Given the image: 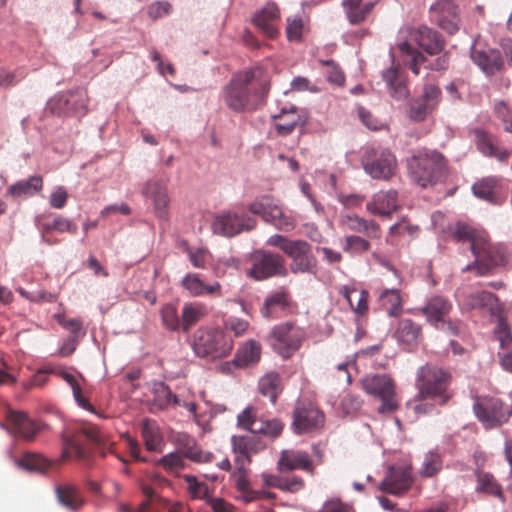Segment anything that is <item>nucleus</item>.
Wrapping results in <instances>:
<instances>
[{
    "label": "nucleus",
    "mask_w": 512,
    "mask_h": 512,
    "mask_svg": "<svg viewBox=\"0 0 512 512\" xmlns=\"http://www.w3.org/2000/svg\"><path fill=\"white\" fill-rule=\"evenodd\" d=\"M270 82V74L262 66L257 65L240 72L224 87V102L238 113L255 111L265 102Z\"/></svg>",
    "instance_id": "nucleus-1"
},
{
    "label": "nucleus",
    "mask_w": 512,
    "mask_h": 512,
    "mask_svg": "<svg viewBox=\"0 0 512 512\" xmlns=\"http://www.w3.org/2000/svg\"><path fill=\"white\" fill-rule=\"evenodd\" d=\"M452 375L448 370L433 364L421 366L416 373L417 394L408 403L417 415H426L437 405H445L452 398Z\"/></svg>",
    "instance_id": "nucleus-2"
},
{
    "label": "nucleus",
    "mask_w": 512,
    "mask_h": 512,
    "mask_svg": "<svg viewBox=\"0 0 512 512\" xmlns=\"http://www.w3.org/2000/svg\"><path fill=\"white\" fill-rule=\"evenodd\" d=\"M453 237L458 242H467L474 256V261L462 269L474 272L477 276L494 274L507 263V254L500 245L490 243L483 231H478L467 224L458 223Z\"/></svg>",
    "instance_id": "nucleus-3"
},
{
    "label": "nucleus",
    "mask_w": 512,
    "mask_h": 512,
    "mask_svg": "<svg viewBox=\"0 0 512 512\" xmlns=\"http://www.w3.org/2000/svg\"><path fill=\"white\" fill-rule=\"evenodd\" d=\"M277 470L281 475L263 474V483L267 487L277 488L284 492L297 493L305 487V481L297 475H283L286 472L301 470L315 475V462L307 451L300 449H284L277 461Z\"/></svg>",
    "instance_id": "nucleus-4"
},
{
    "label": "nucleus",
    "mask_w": 512,
    "mask_h": 512,
    "mask_svg": "<svg viewBox=\"0 0 512 512\" xmlns=\"http://www.w3.org/2000/svg\"><path fill=\"white\" fill-rule=\"evenodd\" d=\"M86 441L95 445L102 456L113 452V443L108 442L106 435L95 425H84L73 432H64L62 434L64 460L74 457L77 461L89 464L91 461V452L86 447Z\"/></svg>",
    "instance_id": "nucleus-5"
},
{
    "label": "nucleus",
    "mask_w": 512,
    "mask_h": 512,
    "mask_svg": "<svg viewBox=\"0 0 512 512\" xmlns=\"http://www.w3.org/2000/svg\"><path fill=\"white\" fill-rule=\"evenodd\" d=\"M413 181L426 188L437 183L447 171V160L437 150L421 149L407 159Z\"/></svg>",
    "instance_id": "nucleus-6"
},
{
    "label": "nucleus",
    "mask_w": 512,
    "mask_h": 512,
    "mask_svg": "<svg viewBox=\"0 0 512 512\" xmlns=\"http://www.w3.org/2000/svg\"><path fill=\"white\" fill-rule=\"evenodd\" d=\"M267 244L279 248L290 260L289 270L293 274H316L317 258L310 243L302 239H289L275 234L267 239Z\"/></svg>",
    "instance_id": "nucleus-7"
},
{
    "label": "nucleus",
    "mask_w": 512,
    "mask_h": 512,
    "mask_svg": "<svg viewBox=\"0 0 512 512\" xmlns=\"http://www.w3.org/2000/svg\"><path fill=\"white\" fill-rule=\"evenodd\" d=\"M192 348L200 358L217 360L231 353L233 340L220 329L201 327L193 335Z\"/></svg>",
    "instance_id": "nucleus-8"
},
{
    "label": "nucleus",
    "mask_w": 512,
    "mask_h": 512,
    "mask_svg": "<svg viewBox=\"0 0 512 512\" xmlns=\"http://www.w3.org/2000/svg\"><path fill=\"white\" fill-rule=\"evenodd\" d=\"M362 387L366 393L378 398L381 405L378 412L390 414L399 408L394 380L387 374H374L362 380Z\"/></svg>",
    "instance_id": "nucleus-9"
},
{
    "label": "nucleus",
    "mask_w": 512,
    "mask_h": 512,
    "mask_svg": "<svg viewBox=\"0 0 512 512\" xmlns=\"http://www.w3.org/2000/svg\"><path fill=\"white\" fill-rule=\"evenodd\" d=\"M251 263L247 275L257 281L287 275L285 259L277 253L256 250L251 255Z\"/></svg>",
    "instance_id": "nucleus-10"
},
{
    "label": "nucleus",
    "mask_w": 512,
    "mask_h": 512,
    "mask_svg": "<svg viewBox=\"0 0 512 512\" xmlns=\"http://www.w3.org/2000/svg\"><path fill=\"white\" fill-rule=\"evenodd\" d=\"M270 335L273 349L283 358L291 357L305 339V331L292 322L274 326Z\"/></svg>",
    "instance_id": "nucleus-11"
},
{
    "label": "nucleus",
    "mask_w": 512,
    "mask_h": 512,
    "mask_svg": "<svg viewBox=\"0 0 512 512\" xmlns=\"http://www.w3.org/2000/svg\"><path fill=\"white\" fill-rule=\"evenodd\" d=\"M249 211L259 215L264 221L272 224L276 229L284 232L293 230L296 226L295 219L286 215L270 196H262L249 205Z\"/></svg>",
    "instance_id": "nucleus-12"
},
{
    "label": "nucleus",
    "mask_w": 512,
    "mask_h": 512,
    "mask_svg": "<svg viewBox=\"0 0 512 512\" xmlns=\"http://www.w3.org/2000/svg\"><path fill=\"white\" fill-rule=\"evenodd\" d=\"M292 429L296 434L318 430L324 425V413L308 399H300L293 410Z\"/></svg>",
    "instance_id": "nucleus-13"
},
{
    "label": "nucleus",
    "mask_w": 512,
    "mask_h": 512,
    "mask_svg": "<svg viewBox=\"0 0 512 512\" xmlns=\"http://www.w3.org/2000/svg\"><path fill=\"white\" fill-rule=\"evenodd\" d=\"M237 425L252 434H262L272 438L278 437L284 428L280 420L263 418L253 406L246 407L237 416Z\"/></svg>",
    "instance_id": "nucleus-14"
},
{
    "label": "nucleus",
    "mask_w": 512,
    "mask_h": 512,
    "mask_svg": "<svg viewBox=\"0 0 512 512\" xmlns=\"http://www.w3.org/2000/svg\"><path fill=\"white\" fill-rule=\"evenodd\" d=\"M256 226V220L245 214L227 211L217 215L212 223L215 234L232 237L240 232L252 230Z\"/></svg>",
    "instance_id": "nucleus-15"
},
{
    "label": "nucleus",
    "mask_w": 512,
    "mask_h": 512,
    "mask_svg": "<svg viewBox=\"0 0 512 512\" xmlns=\"http://www.w3.org/2000/svg\"><path fill=\"white\" fill-rule=\"evenodd\" d=\"M473 410L478 420L487 427L501 425L509 418V413L504 409L502 401L493 397L477 398Z\"/></svg>",
    "instance_id": "nucleus-16"
},
{
    "label": "nucleus",
    "mask_w": 512,
    "mask_h": 512,
    "mask_svg": "<svg viewBox=\"0 0 512 512\" xmlns=\"http://www.w3.org/2000/svg\"><path fill=\"white\" fill-rule=\"evenodd\" d=\"M373 154V158L369 157L364 162L365 171L374 179L388 180L397 168L395 156L388 149L369 152Z\"/></svg>",
    "instance_id": "nucleus-17"
},
{
    "label": "nucleus",
    "mask_w": 512,
    "mask_h": 512,
    "mask_svg": "<svg viewBox=\"0 0 512 512\" xmlns=\"http://www.w3.org/2000/svg\"><path fill=\"white\" fill-rule=\"evenodd\" d=\"M431 20L449 34L456 33L460 28L458 6L450 0H440L430 8Z\"/></svg>",
    "instance_id": "nucleus-18"
},
{
    "label": "nucleus",
    "mask_w": 512,
    "mask_h": 512,
    "mask_svg": "<svg viewBox=\"0 0 512 512\" xmlns=\"http://www.w3.org/2000/svg\"><path fill=\"white\" fill-rule=\"evenodd\" d=\"M472 61L488 76L500 72L504 61L499 50L476 41L471 48Z\"/></svg>",
    "instance_id": "nucleus-19"
},
{
    "label": "nucleus",
    "mask_w": 512,
    "mask_h": 512,
    "mask_svg": "<svg viewBox=\"0 0 512 512\" xmlns=\"http://www.w3.org/2000/svg\"><path fill=\"white\" fill-rule=\"evenodd\" d=\"M439 87L428 84L424 86L423 95L410 104L409 116L413 121H423L432 113L440 102Z\"/></svg>",
    "instance_id": "nucleus-20"
},
{
    "label": "nucleus",
    "mask_w": 512,
    "mask_h": 512,
    "mask_svg": "<svg viewBox=\"0 0 512 512\" xmlns=\"http://www.w3.org/2000/svg\"><path fill=\"white\" fill-rule=\"evenodd\" d=\"M6 429L10 434L21 437L26 441L34 440L40 426L21 411L8 409L6 413Z\"/></svg>",
    "instance_id": "nucleus-21"
},
{
    "label": "nucleus",
    "mask_w": 512,
    "mask_h": 512,
    "mask_svg": "<svg viewBox=\"0 0 512 512\" xmlns=\"http://www.w3.org/2000/svg\"><path fill=\"white\" fill-rule=\"evenodd\" d=\"M412 482L410 466H395L389 468L379 488L383 492L400 495L410 489Z\"/></svg>",
    "instance_id": "nucleus-22"
},
{
    "label": "nucleus",
    "mask_w": 512,
    "mask_h": 512,
    "mask_svg": "<svg viewBox=\"0 0 512 512\" xmlns=\"http://www.w3.org/2000/svg\"><path fill=\"white\" fill-rule=\"evenodd\" d=\"M398 198L396 190L379 191L366 204V210L381 218H391L401 207Z\"/></svg>",
    "instance_id": "nucleus-23"
},
{
    "label": "nucleus",
    "mask_w": 512,
    "mask_h": 512,
    "mask_svg": "<svg viewBox=\"0 0 512 512\" xmlns=\"http://www.w3.org/2000/svg\"><path fill=\"white\" fill-rule=\"evenodd\" d=\"M232 451L236 455L235 463L250 464L253 454L265 449V443L257 436L234 435L231 438Z\"/></svg>",
    "instance_id": "nucleus-24"
},
{
    "label": "nucleus",
    "mask_w": 512,
    "mask_h": 512,
    "mask_svg": "<svg viewBox=\"0 0 512 512\" xmlns=\"http://www.w3.org/2000/svg\"><path fill=\"white\" fill-rule=\"evenodd\" d=\"M453 309L450 300L443 296L435 295L429 298L426 304L420 309V312L426 317L429 324L435 328H440V324L444 325L446 318Z\"/></svg>",
    "instance_id": "nucleus-25"
},
{
    "label": "nucleus",
    "mask_w": 512,
    "mask_h": 512,
    "mask_svg": "<svg viewBox=\"0 0 512 512\" xmlns=\"http://www.w3.org/2000/svg\"><path fill=\"white\" fill-rule=\"evenodd\" d=\"M393 337L399 344L405 346L408 350H412L418 346L423 338L422 327L412 319H400L393 332Z\"/></svg>",
    "instance_id": "nucleus-26"
},
{
    "label": "nucleus",
    "mask_w": 512,
    "mask_h": 512,
    "mask_svg": "<svg viewBox=\"0 0 512 512\" xmlns=\"http://www.w3.org/2000/svg\"><path fill=\"white\" fill-rule=\"evenodd\" d=\"M409 37L430 55L439 54L445 46L441 35L427 26L410 30Z\"/></svg>",
    "instance_id": "nucleus-27"
},
{
    "label": "nucleus",
    "mask_w": 512,
    "mask_h": 512,
    "mask_svg": "<svg viewBox=\"0 0 512 512\" xmlns=\"http://www.w3.org/2000/svg\"><path fill=\"white\" fill-rule=\"evenodd\" d=\"M142 192L146 198H149L153 201L156 216L159 219L167 220V207L169 204V197L167 194L166 184L160 180H151L146 183Z\"/></svg>",
    "instance_id": "nucleus-28"
},
{
    "label": "nucleus",
    "mask_w": 512,
    "mask_h": 512,
    "mask_svg": "<svg viewBox=\"0 0 512 512\" xmlns=\"http://www.w3.org/2000/svg\"><path fill=\"white\" fill-rule=\"evenodd\" d=\"M280 12L274 3H267L253 17L254 24L268 38L274 39L279 34L278 22Z\"/></svg>",
    "instance_id": "nucleus-29"
},
{
    "label": "nucleus",
    "mask_w": 512,
    "mask_h": 512,
    "mask_svg": "<svg viewBox=\"0 0 512 512\" xmlns=\"http://www.w3.org/2000/svg\"><path fill=\"white\" fill-rule=\"evenodd\" d=\"M340 224L346 230L365 233L372 239L381 238V227L374 220H366L355 214H344L340 217Z\"/></svg>",
    "instance_id": "nucleus-30"
},
{
    "label": "nucleus",
    "mask_w": 512,
    "mask_h": 512,
    "mask_svg": "<svg viewBox=\"0 0 512 512\" xmlns=\"http://www.w3.org/2000/svg\"><path fill=\"white\" fill-rule=\"evenodd\" d=\"M49 107L54 114L66 115L69 113H85L86 105L84 95L80 92L70 93L68 96H59L49 103Z\"/></svg>",
    "instance_id": "nucleus-31"
},
{
    "label": "nucleus",
    "mask_w": 512,
    "mask_h": 512,
    "mask_svg": "<svg viewBox=\"0 0 512 512\" xmlns=\"http://www.w3.org/2000/svg\"><path fill=\"white\" fill-rule=\"evenodd\" d=\"M181 286L193 297H199L204 294L222 296L219 282L205 284L197 273L186 274L181 280Z\"/></svg>",
    "instance_id": "nucleus-32"
},
{
    "label": "nucleus",
    "mask_w": 512,
    "mask_h": 512,
    "mask_svg": "<svg viewBox=\"0 0 512 512\" xmlns=\"http://www.w3.org/2000/svg\"><path fill=\"white\" fill-rule=\"evenodd\" d=\"M236 464V471L233 473L232 478L235 482V485L237 489L242 492L243 498L247 502H251L257 499H261L264 497H271L273 496L272 493L266 492L264 490L256 491L250 489V484L248 480V474L249 471L246 468L248 464L244 463H235Z\"/></svg>",
    "instance_id": "nucleus-33"
},
{
    "label": "nucleus",
    "mask_w": 512,
    "mask_h": 512,
    "mask_svg": "<svg viewBox=\"0 0 512 512\" xmlns=\"http://www.w3.org/2000/svg\"><path fill=\"white\" fill-rule=\"evenodd\" d=\"M382 78L388 87L390 96L393 99L397 101H403L407 99L409 91L405 79L400 74L399 68L397 66L393 65L389 69L385 70L382 74Z\"/></svg>",
    "instance_id": "nucleus-34"
},
{
    "label": "nucleus",
    "mask_w": 512,
    "mask_h": 512,
    "mask_svg": "<svg viewBox=\"0 0 512 512\" xmlns=\"http://www.w3.org/2000/svg\"><path fill=\"white\" fill-rule=\"evenodd\" d=\"M344 12L351 25H360L371 15L375 3L363 2L362 0H344L342 2Z\"/></svg>",
    "instance_id": "nucleus-35"
},
{
    "label": "nucleus",
    "mask_w": 512,
    "mask_h": 512,
    "mask_svg": "<svg viewBox=\"0 0 512 512\" xmlns=\"http://www.w3.org/2000/svg\"><path fill=\"white\" fill-rule=\"evenodd\" d=\"M275 129L279 135L286 136L290 134L298 125H302L305 119L296 107L282 109L280 114L275 115Z\"/></svg>",
    "instance_id": "nucleus-36"
},
{
    "label": "nucleus",
    "mask_w": 512,
    "mask_h": 512,
    "mask_svg": "<svg viewBox=\"0 0 512 512\" xmlns=\"http://www.w3.org/2000/svg\"><path fill=\"white\" fill-rule=\"evenodd\" d=\"M77 229L76 223L62 215H54L51 219H47L41 224L42 238L48 244L55 243L49 238L50 232L57 231L59 233L75 234Z\"/></svg>",
    "instance_id": "nucleus-37"
},
{
    "label": "nucleus",
    "mask_w": 512,
    "mask_h": 512,
    "mask_svg": "<svg viewBox=\"0 0 512 512\" xmlns=\"http://www.w3.org/2000/svg\"><path fill=\"white\" fill-rule=\"evenodd\" d=\"M338 292L347 300L356 314L363 316L368 312L369 293L366 290H358L344 285L339 287Z\"/></svg>",
    "instance_id": "nucleus-38"
},
{
    "label": "nucleus",
    "mask_w": 512,
    "mask_h": 512,
    "mask_svg": "<svg viewBox=\"0 0 512 512\" xmlns=\"http://www.w3.org/2000/svg\"><path fill=\"white\" fill-rule=\"evenodd\" d=\"M55 492L60 504L70 510H78L84 505L83 495L80 489L75 485H57Z\"/></svg>",
    "instance_id": "nucleus-39"
},
{
    "label": "nucleus",
    "mask_w": 512,
    "mask_h": 512,
    "mask_svg": "<svg viewBox=\"0 0 512 512\" xmlns=\"http://www.w3.org/2000/svg\"><path fill=\"white\" fill-rule=\"evenodd\" d=\"M261 345L255 340H248L237 350L233 362L238 367H247L256 364L261 358Z\"/></svg>",
    "instance_id": "nucleus-40"
},
{
    "label": "nucleus",
    "mask_w": 512,
    "mask_h": 512,
    "mask_svg": "<svg viewBox=\"0 0 512 512\" xmlns=\"http://www.w3.org/2000/svg\"><path fill=\"white\" fill-rule=\"evenodd\" d=\"M498 306V298L488 291H477L467 295L463 301L465 309H486L490 312Z\"/></svg>",
    "instance_id": "nucleus-41"
},
{
    "label": "nucleus",
    "mask_w": 512,
    "mask_h": 512,
    "mask_svg": "<svg viewBox=\"0 0 512 512\" xmlns=\"http://www.w3.org/2000/svg\"><path fill=\"white\" fill-rule=\"evenodd\" d=\"M207 315V307L203 303H185L181 314V330L188 332Z\"/></svg>",
    "instance_id": "nucleus-42"
},
{
    "label": "nucleus",
    "mask_w": 512,
    "mask_h": 512,
    "mask_svg": "<svg viewBox=\"0 0 512 512\" xmlns=\"http://www.w3.org/2000/svg\"><path fill=\"white\" fill-rule=\"evenodd\" d=\"M290 306L289 292L282 288L271 293L265 300L261 314L265 318H274L277 309L285 310Z\"/></svg>",
    "instance_id": "nucleus-43"
},
{
    "label": "nucleus",
    "mask_w": 512,
    "mask_h": 512,
    "mask_svg": "<svg viewBox=\"0 0 512 512\" xmlns=\"http://www.w3.org/2000/svg\"><path fill=\"white\" fill-rule=\"evenodd\" d=\"M378 303L391 317H397L403 310L400 290L396 288L384 289L379 297Z\"/></svg>",
    "instance_id": "nucleus-44"
},
{
    "label": "nucleus",
    "mask_w": 512,
    "mask_h": 512,
    "mask_svg": "<svg viewBox=\"0 0 512 512\" xmlns=\"http://www.w3.org/2000/svg\"><path fill=\"white\" fill-rule=\"evenodd\" d=\"M18 467L31 472L45 473L52 465V462L42 455L34 452H25L15 459Z\"/></svg>",
    "instance_id": "nucleus-45"
},
{
    "label": "nucleus",
    "mask_w": 512,
    "mask_h": 512,
    "mask_svg": "<svg viewBox=\"0 0 512 512\" xmlns=\"http://www.w3.org/2000/svg\"><path fill=\"white\" fill-rule=\"evenodd\" d=\"M501 179L497 177L484 178L473 185L474 194L490 203L497 204V188L500 187Z\"/></svg>",
    "instance_id": "nucleus-46"
},
{
    "label": "nucleus",
    "mask_w": 512,
    "mask_h": 512,
    "mask_svg": "<svg viewBox=\"0 0 512 512\" xmlns=\"http://www.w3.org/2000/svg\"><path fill=\"white\" fill-rule=\"evenodd\" d=\"M258 387L259 392L274 404L282 391L281 377L276 372H269L260 378Z\"/></svg>",
    "instance_id": "nucleus-47"
},
{
    "label": "nucleus",
    "mask_w": 512,
    "mask_h": 512,
    "mask_svg": "<svg viewBox=\"0 0 512 512\" xmlns=\"http://www.w3.org/2000/svg\"><path fill=\"white\" fill-rule=\"evenodd\" d=\"M397 48L402 55L407 57V59H405L406 65L409 66L415 75H418L420 73V66L427 61L426 57L407 40L399 42Z\"/></svg>",
    "instance_id": "nucleus-48"
},
{
    "label": "nucleus",
    "mask_w": 512,
    "mask_h": 512,
    "mask_svg": "<svg viewBox=\"0 0 512 512\" xmlns=\"http://www.w3.org/2000/svg\"><path fill=\"white\" fill-rule=\"evenodd\" d=\"M43 187V179L41 176H32L27 180L19 181L9 188L12 196H32Z\"/></svg>",
    "instance_id": "nucleus-49"
},
{
    "label": "nucleus",
    "mask_w": 512,
    "mask_h": 512,
    "mask_svg": "<svg viewBox=\"0 0 512 512\" xmlns=\"http://www.w3.org/2000/svg\"><path fill=\"white\" fill-rule=\"evenodd\" d=\"M477 486L476 491L487 495L503 498L502 488L490 473L478 471L476 473Z\"/></svg>",
    "instance_id": "nucleus-50"
},
{
    "label": "nucleus",
    "mask_w": 512,
    "mask_h": 512,
    "mask_svg": "<svg viewBox=\"0 0 512 512\" xmlns=\"http://www.w3.org/2000/svg\"><path fill=\"white\" fill-rule=\"evenodd\" d=\"M153 405L160 410H165L171 408V402L174 396V393L171 391L169 386H167L164 382L154 383L153 389Z\"/></svg>",
    "instance_id": "nucleus-51"
},
{
    "label": "nucleus",
    "mask_w": 512,
    "mask_h": 512,
    "mask_svg": "<svg viewBox=\"0 0 512 512\" xmlns=\"http://www.w3.org/2000/svg\"><path fill=\"white\" fill-rule=\"evenodd\" d=\"M162 325L169 331L181 330V318L176 305L168 303L160 309Z\"/></svg>",
    "instance_id": "nucleus-52"
},
{
    "label": "nucleus",
    "mask_w": 512,
    "mask_h": 512,
    "mask_svg": "<svg viewBox=\"0 0 512 512\" xmlns=\"http://www.w3.org/2000/svg\"><path fill=\"white\" fill-rule=\"evenodd\" d=\"M343 251L351 255H360L370 250L371 244L365 238L356 235L346 236L342 245Z\"/></svg>",
    "instance_id": "nucleus-53"
},
{
    "label": "nucleus",
    "mask_w": 512,
    "mask_h": 512,
    "mask_svg": "<svg viewBox=\"0 0 512 512\" xmlns=\"http://www.w3.org/2000/svg\"><path fill=\"white\" fill-rule=\"evenodd\" d=\"M182 458H187L193 462L198 463H207L211 462L213 459V455L209 452H204L199 449L194 441H188L187 445L181 449Z\"/></svg>",
    "instance_id": "nucleus-54"
},
{
    "label": "nucleus",
    "mask_w": 512,
    "mask_h": 512,
    "mask_svg": "<svg viewBox=\"0 0 512 512\" xmlns=\"http://www.w3.org/2000/svg\"><path fill=\"white\" fill-rule=\"evenodd\" d=\"M305 31L306 25L301 16L289 17L287 19L286 36L289 41H301Z\"/></svg>",
    "instance_id": "nucleus-55"
},
{
    "label": "nucleus",
    "mask_w": 512,
    "mask_h": 512,
    "mask_svg": "<svg viewBox=\"0 0 512 512\" xmlns=\"http://www.w3.org/2000/svg\"><path fill=\"white\" fill-rule=\"evenodd\" d=\"M442 468V459L441 456L438 453L435 452H429L426 454L421 474L426 477H432L436 475Z\"/></svg>",
    "instance_id": "nucleus-56"
},
{
    "label": "nucleus",
    "mask_w": 512,
    "mask_h": 512,
    "mask_svg": "<svg viewBox=\"0 0 512 512\" xmlns=\"http://www.w3.org/2000/svg\"><path fill=\"white\" fill-rule=\"evenodd\" d=\"M494 112L503 129L512 133V110L508 105L504 101H498L494 105Z\"/></svg>",
    "instance_id": "nucleus-57"
},
{
    "label": "nucleus",
    "mask_w": 512,
    "mask_h": 512,
    "mask_svg": "<svg viewBox=\"0 0 512 512\" xmlns=\"http://www.w3.org/2000/svg\"><path fill=\"white\" fill-rule=\"evenodd\" d=\"M157 464L169 472H177L185 468V462L179 452L163 456L157 461Z\"/></svg>",
    "instance_id": "nucleus-58"
},
{
    "label": "nucleus",
    "mask_w": 512,
    "mask_h": 512,
    "mask_svg": "<svg viewBox=\"0 0 512 512\" xmlns=\"http://www.w3.org/2000/svg\"><path fill=\"white\" fill-rule=\"evenodd\" d=\"M145 446L149 451H159L162 444L161 435L154 429L145 426L142 430Z\"/></svg>",
    "instance_id": "nucleus-59"
},
{
    "label": "nucleus",
    "mask_w": 512,
    "mask_h": 512,
    "mask_svg": "<svg viewBox=\"0 0 512 512\" xmlns=\"http://www.w3.org/2000/svg\"><path fill=\"white\" fill-rule=\"evenodd\" d=\"M17 292L24 298L32 301V302H48L53 303L57 300V295L41 290L36 293H30L26 291L24 288L19 287L17 288Z\"/></svg>",
    "instance_id": "nucleus-60"
},
{
    "label": "nucleus",
    "mask_w": 512,
    "mask_h": 512,
    "mask_svg": "<svg viewBox=\"0 0 512 512\" xmlns=\"http://www.w3.org/2000/svg\"><path fill=\"white\" fill-rule=\"evenodd\" d=\"M475 135L476 144L481 153H483L485 156H489L491 153H493L496 145L494 144L492 137L482 130H476Z\"/></svg>",
    "instance_id": "nucleus-61"
},
{
    "label": "nucleus",
    "mask_w": 512,
    "mask_h": 512,
    "mask_svg": "<svg viewBox=\"0 0 512 512\" xmlns=\"http://www.w3.org/2000/svg\"><path fill=\"white\" fill-rule=\"evenodd\" d=\"M495 337L500 343L502 349H509L512 345V334L507 325L500 322L495 329Z\"/></svg>",
    "instance_id": "nucleus-62"
},
{
    "label": "nucleus",
    "mask_w": 512,
    "mask_h": 512,
    "mask_svg": "<svg viewBox=\"0 0 512 512\" xmlns=\"http://www.w3.org/2000/svg\"><path fill=\"white\" fill-rule=\"evenodd\" d=\"M143 493L146 496V500L143 501L138 507L136 508H129L126 506H122L121 512H155L151 509L150 501L154 496V490L153 488L149 486H145L143 488Z\"/></svg>",
    "instance_id": "nucleus-63"
},
{
    "label": "nucleus",
    "mask_w": 512,
    "mask_h": 512,
    "mask_svg": "<svg viewBox=\"0 0 512 512\" xmlns=\"http://www.w3.org/2000/svg\"><path fill=\"white\" fill-rule=\"evenodd\" d=\"M320 512H354L352 506L343 503L339 499H332L326 501Z\"/></svg>",
    "instance_id": "nucleus-64"
}]
</instances>
